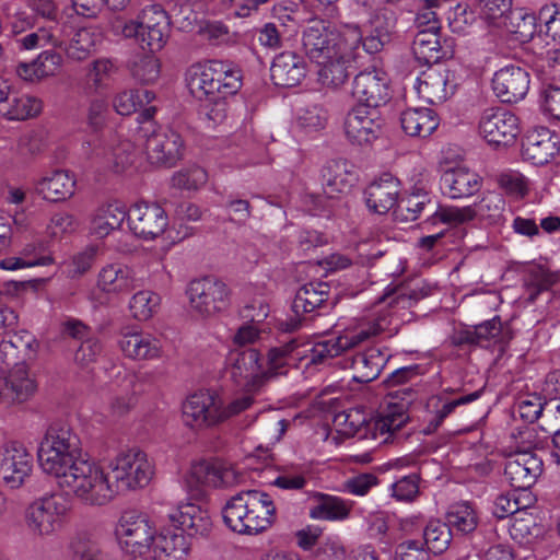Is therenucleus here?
Wrapping results in <instances>:
<instances>
[{
  "label": "nucleus",
  "mask_w": 560,
  "mask_h": 560,
  "mask_svg": "<svg viewBox=\"0 0 560 560\" xmlns=\"http://www.w3.org/2000/svg\"><path fill=\"white\" fill-rule=\"evenodd\" d=\"M40 469L68 495L89 506H103L119 492L145 488L152 480L153 460L139 447L119 451L105 470L82 456L79 436L67 424L46 430L37 450Z\"/></svg>",
  "instance_id": "1"
},
{
  "label": "nucleus",
  "mask_w": 560,
  "mask_h": 560,
  "mask_svg": "<svg viewBox=\"0 0 560 560\" xmlns=\"http://www.w3.org/2000/svg\"><path fill=\"white\" fill-rule=\"evenodd\" d=\"M425 295L427 292L423 289L411 288L409 284L388 287L377 308L364 316L351 319L342 329L338 330L337 336L314 343L308 350V354H304L300 350L295 340L270 348L266 357L261 354L266 385L277 376L287 374L288 369L295 365L302 358L307 359L310 364H326L331 359L355 349L383 332L387 331L392 336L397 329L392 328L393 315L388 311H383V305L408 308Z\"/></svg>",
  "instance_id": "2"
},
{
  "label": "nucleus",
  "mask_w": 560,
  "mask_h": 560,
  "mask_svg": "<svg viewBox=\"0 0 560 560\" xmlns=\"http://www.w3.org/2000/svg\"><path fill=\"white\" fill-rule=\"evenodd\" d=\"M186 81L190 93L207 102L206 115L214 124L226 118L228 98L242 86L240 69L221 60L191 65L186 72Z\"/></svg>",
  "instance_id": "3"
},
{
  "label": "nucleus",
  "mask_w": 560,
  "mask_h": 560,
  "mask_svg": "<svg viewBox=\"0 0 560 560\" xmlns=\"http://www.w3.org/2000/svg\"><path fill=\"white\" fill-rule=\"evenodd\" d=\"M224 524L234 533L257 535L267 530L276 517L270 494L260 490H244L232 495L222 509Z\"/></svg>",
  "instance_id": "4"
},
{
  "label": "nucleus",
  "mask_w": 560,
  "mask_h": 560,
  "mask_svg": "<svg viewBox=\"0 0 560 560\" xmlns=\"http://www.w3.org/2000/svg\"><path fill=\"white\" fill-rule=\"evenodd\" d=\"M102 39V32L94 26L72 30L66 23H50L25 35L20 42L25 49L61 48L69 60L83 61L96 50Z\"/></svg>",
  "instance_id": "5"
},
{
  "label": "nucleus",
  "mask_w": 560,
  "mask_h": 560,
  "mask_svg": "<svg viewBox=\"0 0 560 560\" xmlns=\"http://www.w3.org/2000/svg\"><path fill=\"white\" fill-rule=\"evenodd\" d=\"M362 33L358 25L335 27L322 20L312 21L303 32L302 44L306 56L314 62L332 57L345 58L358 51Z\"/></svg>",
  "instance_id": "6"
},
{
  "label": "nucleus",
  "mask_w": 560,
  "mask_h": 560,
  "mask_svg": "<svg viewBox=\"0 0 560 560\" xmlns=\"http://www.w3.org/2000/svg\"><path fill=\"white\" fill-rule=\"evenodd\" d=\"M110 31L116 36L135 39L150 51L161 50L171 34V20L160 4L144 7L136 19L115 18Z\"/></svg>",
  "instance_id": "7"
},
{
  "label": "nucleus",
  "mask_w": 560,
  "mask_h": 560,
  "mask_svg": "<svg viewBox=\"0 0 560 560\" xmlns=\"http://www.w3.org/2000/svg\"><path fill=\"white\" fill-rule=\"evenodd\" d=\"M70 511L71 503L63 494L43 495L26 506L25 528L35 538L52 536L63 526Z\"/></svg>",
  "instance_id": "8"
},
{
  "label": "nucleus",
  "mask_w": 560,
  "mask_h": 560,
  "mask_svg": "<svg viewBox=\"0 0 560 560\" xmlns=\"http://www.w3.org/2000/svg\"><path fill=\"white\" fill-rule=\"evenodd\" d=\"M407 420L408 416L401 406L394 407L371 420H368L360 409H350L336 415L334 423L346 436L371 433L374 439H377L400 430Z\"/></svg>",
  "instance_id": "9"
},
{
  "label": "nucleus",
  "mask_w": 560,
  "mask_h": 560,
  "mask_svg": "<svg viewBox=\"0 0 560 560\" xmlns=\"http://www.w3.org/2000/svg\"><path fill=\"white\" fill-rule=\"evenodd\" d=\"M186 294L191 312L202 318L224 312L231 302L228 284L211 276L191 280Z\"/></svg>",
  "instance_id": "10"
},
{
  "label": "nucleus",
  "mask_w": 560,
  "mask_h": 560,
  "mask_svg": "<svg viewBox=\"0 0 560 560\" xmlns=\"http://www.w3.org/2000/svg\"><path fill=\"white\" fill-rule=\"evenodd\" d=\"M82 158L88 161L104 162L115 173H121L136 160L137 151L129 140L119 141L107 139L101 133L89 135L81 144Z\"/></svg>",
  "instance_id": "11"
},
{
  "label": "nucleus",
  "mask_w": 560,
  "mask_h": 560,
  "mask_svg": "<svg viewBox=\"0 0 560 560\" xmlns=\"http://www.w3.org/2000/svg\"><path fill=\"white\" fill-rule=\"evenodd\" d=\"M156 530L150 518L137 511L124 512L115 535L121 549L129 555H150Z\"/></svg>",
  "instance_id": "12"
},
{
  "label": "nucleus",
  "mask_w": 560,
  "mask_h": 560,
  "mask_svg": "<svg viewBox=\"0 0 560 560\" xmlns=\"http://www.w3.org/2000/svg\"><path fill=\"white\" fill-rule=\"evenodd\" d=\"M226 374L235 385L248 392H260L266 386L261 353L255 348L231 351Z\"/></svg>",
  "instance_id": "13"
},
{
  "label": "nucleus",
  "mask_w": 560,
  "mask_h": 560,
  "mask_svg": "<svg viewBox=\"0 0 560 560\" xmlns=\"http://www.w3.org/2000/svg\"><path fill=\"white\" fill-rule=\"evenodd\" d=\"M383 119L377 108L358 103L353 105L343 118V133L354 145H368L381 135Z\"/></svg>",
  "instance_id": "14"
},
{
  "label": "nucleus",
  "mask_w": 560,
  "mask_h": 560,
  "mask_svg": "<svg viewBox=\"0 0 560 560\" xmlns=\"http://www.w3.org/2000/svg\"><path fill=\"white\" fill-rule=\"evenodd\" d=\"M33 456L18 441H9L0 446V481L9 489L23 487L32 475Z\"/></svg>",
  "instance_id": "15"
},
{
  "label": "nucleus",
  "mask_w": 560,
  "mask_h": 560,
  "mask_svg": "<svg viewBox=\"0 0 560 560\" xmlns=\"http://www.w3.org/2000/svg\"><path fill=\"white\" fill-rule=\"evenodd\" d=\"M478 130L490 145L506 147L513 143L520 133V121L506 109L487 108L480 116Z\"/></svg>",
  "instance_id": "16"
},
{
  "label": "nucleus",
  "mask_w": 560,
  "mask_h": 560,
  "mask_svg": "<svg viewBox=\"0 0 560 560\" xmlns=\"http://www.w3.org/2000/svg\"><path fill=\"white\" fill-rule=\"evenodd\" d=\"M127 223L130 232L144 241L162 235L168 225L165 210L154 202H136L127 210Z\"/></svg>",
  "instance_id": "17"
},
{
  "label": "nucleus",
  "mask_w": 560,
  "mask_h": 560,
  "mask_svg": "<svg viewBox=\"0 0 560 560\" xmlns=\"http://www.w3.org/2000/svg\"><path fill=\"white\" fill-rule=\"evenodd\" d=\"M139 140L151 164L173 166L183 155L182 137L172 129L143 130Z\"/></svg>",
  "instance_id": "18"
},
{
  "label": "nucleus",
  "mask_w": 560,
  "mask_h": 560,
  "mask_svg": "<svg viewBox=\"0 0 560 560\" xmlns=\"http://www.w3.org/2000/svg\"><path fill=\"white\" fill-rule=\"evenodd\" d=\"M184 423L194 430H205L221 423L220 402L209 392L190 395L182 406Z\"/></svg>",
  "instance_id": "19"
},
{
  "label": "nucleus",
  "mask_w": 560,
  "mask_h": 560,
  "mask_svg": "<svg viewBox=\"0 0 560 560\" xmlns=\"http://www.w3.org/2000/svg\"><path fill=\"white\" fill-rule=\"evenodd\" d=\"M37 343L28 331L10 334L0 343V374H7L35 357Z\"/></svg>",
  "instance_id": "20"
},
{
  "label": "nucleus",
  "mask_w": 560,
  "mask_h": 560,
  "mask_svg": "<svg viewBox=\"0 0 560 560\" xmlns=\"http://www.w3.org/2000/svg\"><path fill=\"white\" fill-rule=\"evenodd\" d=\"M542 472V460L532 452L511 455L504 466V476L514 490H528Z\"/></svg>",
  "instance_id": "21"
},
{
  "label": "nucleus",
  "mask_w": 560,
  "mask_h": 560,
  "mask_svg": "<svg viewBox=\"0 0 560 560\" xmlns=\"http://www.w3.org/2000/svg\"><path fill=\"white\" fill-rule=\"evenodd\" d=\"M389 79L380 69H368L361 71L353 81L352 94L364 105L378 109V106L389 100Z\"/></svg>",
  "instance_id": "22"
},
{
  "label": "nucleus",
  "mask_w": 560,
  "mask_h": 560,
  "mask_svg": "<svg viewBox=\"0 0 560 560\" xmlns=\"http://www.w3.org/2000/svg\"><path fill=\"white\" fill-rule=\"evenodd\" d=\"M492 89L501 102H517L524 98L529 89L528 73L521 67L506 66L494 73Z\"/></svg>",
  "instance_id": "23"
},
{
  "label": "nucleus",
  "mask_w": 560,
  "mask_h": 560,
  "mask_svg": "<svg viewBox=\"0 0 560 560\" xmlns=\"http://www.w3.org/2000/svg\"><path fill=\"white\" fill-rule=\"evenodd\" d=\"M560 151L559 139L547 128L528 132L522 144V155L534 165L549 163Z\"/></svg>",
  "instance_id": "24"
},
{
  "label": "nucleus",
  "mask_w": 560,
  "mask_h": 560,
  "mask_svg": "<svg viewBox=\"0 0 560 560\" xmlns=\"http://www.w3.org/2000/svg\"><path fill=\"white\" fill-rule=\"evenodd\" d=\"M399 192V179L390 173H383L366 187V206L373 212L384 214L397 203Z\"/></svg>",
  "instance_id": "25"
},
{
  "label": "nucleus",
  "mask_w": 560,
  "mask_h": 560,
  "mask_svg": "<svg viewBox=\"0 0 560 560\" xmlns=\"http://www.w3.org/2000/svg\"><path fill=\"white\" fill-rule=\"evenodd\" d=\"M139 285L136 271L125 264H108L98 272L97 288L114 296L126 295Z\"/></svg>",
  "instance_id": "26"
},
{
  "label": "nucleus",
  "mask_w": 560,
  "mask_h": 560,
  "mask_svg": "<svg viewBox=\"0 0 560 560\" xmlns=\"http://www.w3.org/2000/svg\"><path fill=\"white\" fill-rule=\"evenodd\" d=\"M118 346L125 357L139 360H159L162 357L161 341L153 335L140 330L122 332Z\"/></svg>",
  "instance_id": "27"
},
{
  "label": "nucleus",
  "mask_w": 560,
  "mask_h": 560,
  "mask_svg": "<svg viewBox=\"0 0 560 560\" xmlns=\"http://www.w3.org/2000/svg\"><path fill=\"white\" fill-rule=\"evenodd\" d=\"M440 187L452 199L467 198L480 190L481 177L466 166H456L444 171Z\"/></svg>",
  "instance_id": "28"
},
{
  "label": "nucleus",
  "mask_w": 560,
  "mask_h": 560,
  "mask_svg": "<svg viewBox=\"0 0 560 560\" xmlns=\"http://www.w3.org/2000/svg\"><path fill=\"white\" fill-rule=\"evenodd\" d=\"M396 14L387 8L377 9L370 19L369 35L361 40L363 49L369 54L381 51L392 40L396 28Z\"/></svg>",
  "instance_id": "29"
},
{
  "label": "nucleus",
  "mask_w": 560,
  "mask_h": 560,
  "mask_svg": "<svg viewBox=\"0 0 560 560\" xmlns=\"http://www.w3.org/2000/svg\"><path fill=\"white\" fill-rule=\"evenodd\" d=\"M306 72V61L293 51L279 54L271 66L273 83L283 88L296 86L305 78Z\"/></svg>",
  "instance_id": "30"
},
{
  "label": "nucleus",
  "mask_w": 560,
  "mask_h": 560,
  "mask_svg": "<svg viewBox=\"0 0 560 560\" xmlns=\"http://www.w3.org/2000/svg\"><path fill=\"white\" fill-rule=\"evenodd\" d=\"M168 517L189 536L206 535L212 526L208 511L196 503L179 504Z\"/></svg>",
  "instance_id": "31"
},
{
  "label": "nucleus",
  "mask_w": 560,
  "mask_h": 560,
  "mask_svg": "<svg viewBox=\"0 0 560 560\" xmlns=\"http://www.w3.org/2000/svg\"><path fill=\"white\" fill-rule=\"evenodd\" d=\"M325 194L332 198L335 194H348L357 182V174L347 161H328L322 170Z\"/></svg>",
  "instance_id": "32"
},
{
  "label": "nucleus",
  "mask_w": 560,
  "mask_h": 560,
  "mask_svg": "<svg viewBox=\"0 0 560 560\" xmlns=\"http://www.w3.org/2000/svg\"><path fill=\"white\" fill-rule=\"evenodd\" d=\"M125 220H127V208L121 201L103 203L92 214L90 233L95 237L104 238L113 231L120 229Z\"/></svg>",
  "instance_id": "33"
},
{
  "label": "nucleus",
  "mask_w": 560,
  "mask_h": 560,
  "mask_svg": "<svg viewBox=\"0 0 560 560\" xmlns=\"http://www.w3.org/2000/svg\"><path fill=\"white\" fill-rule=\"evenodd\" d=\"M75 183L73 174L65 170H56L38 179L36 190L44 199L58 202L73 196Z\"/></svg>",
  "instance_id": "34"
},
{
  "label": "nucleus",
  "mask_w": 560,
  "mask_h": 560,
  "mask_svg": "<svg viewBox=\"0 0 560 560\" xmlns=\"http://www.w3.org/2000/svg\"><path fill=\"white\" fill-rule=\"evenodd\" d=\"M63 57L52 49L42 51L36 59L28 63H20L16 74L25 81H37L57 75L62 68Z\"/></svg>",
  "instance_id": "35"
},
{
  "label": "nucleus",
  "mask_w": 560,
  "mask_h": 560,
  "mask_svg": "<svg viewBox=\"0 0 560 560\" xmlns=\"http://www.w3.org/2000/svg\"><path fill=\"white\" fill-rule=\"evenodd\" d=\"M189 550L190 544L182 533L161 530L154 537L150 557L153 560H185Z\"/></svg>",
  "instance_id": "36"
},
{
  "label": "nucleus",
  "mask_w": 560,
  "mask_h": 560,
  "mask_svg": "<svg viewBox=\"0 0 560 560\" xmlns=\"http://www.w3.org/2000/svg\"><path fill=\"white\" fill-rule=\"evenodd\" d=\"M1 375L3 377L1 397L8 402H23L34 394L36 385L28 375L26 366H19Z\"/></svg>",
  "instance_id": "37"
},
{
  "label": "nucleus",
  "mask_w": 560,
  "mask_h": 560,
  "mask_svg": "<svg viewBox=\"0 0 560 560\" xmlns=\"http://www.w3.org/2000/svg\"><path fill=\"white\" fill-rule=\"evenodd\" d=\"M308 515L313 520L338 522L349 517L353 503L340 497L316 493Z\"/></svg>",
  "instance_id": "38"
},
{
  "label": "nucleus",
  "mask_w": 560,
  "mask_h": 560,
  "mask_svg": "<svg viewBox=\"0 0 560 560\" xmlns=\"http://www.w3.org/2000/svg\"><path fill=\"white\" fill-rule=\"evenodd\" d=\"M400 122L402 130L411 137L427 138L439 126V117L428 107L407 108L401 113Z\"/></svg>",
  "instance_id": "39"
},
{
  "label": "nucleus",
  "mask_w": 560,
  "mask_h": 560,
  "mask_svg": "<svg viewBox=\"0 0 560 560\" xmlns=\"http://www.w3.org/2000/svg\"><path fill=\"white\" fill-rule=\"evenodd\" d=\"M386 357L378 349H369L351 359L352 380L358 383L374 381L386 364Z\"/></svg>",
  "instance_id": "40"
},
{
  "label": "nucleus",
  "mask_w": 560,
  "mask_h": 560,
  "mask_svg": "<svg viewBox=\"0 0 560 560\" xmlns=\"http://www.w3.org/2000/svg\"><path fill=\"white\" fill-rule=\"evenodd\" d=\"M118 71L116 62L106 57L94 59L85 70L86 91L90 94H101L106 91Z\"/></svg>",
  "instance_id": "41"
},
{
  "label": "nucleus",
  "mask_w": 560,
  "mask_h": 560,
  "mask_svg": "<svg viewBox=\"0 0 560 560\" xmlns=\"http://www.w3.org/2000/svg\"><path fill=\"white\" fill-rule=\"evenodd\" d=\"M154 95L148 90L124 91L114 98V108L119 115L128 116L143 107L140 115L149 120L153 117L155 108L144 106L149 105Z\"/></svg>",
  "instance_id": "42"
},
{
  "label": "nucleus",
  "mask_w": 560,
  "mask_h": 560,
  "mask_svg": "<svg viewBox=\"0 0 560 560\" xmlns=\"http://www.w3.org/2000/svg\"><path fill=\"white\" fill-rule=\"evenodd\" d=\"M358 51H351L349 56L339 58L336 56L323 62H316L319 66L318 81L323 86L337 89L345 84L350 75L349 67L354 60Z\"/></svg>",
  "instance_id": "43"
},
{
  "label": "nucleus",
  "mask_w": 560,
  "mask_h": 560,
  "mask_svg": "<svg viewBox=\"0 0 560 560\" xmlns=\"http://www.w3.org/2000/svg\"><path fill=\"white\" fill-rule=\"evenodd\" d=\"M71 560H114L112 555L90 534H74L67 546Z\"/></svg>",
  "instance_id": "44"
},
{
  "label": "nucleus",
  "mask_w": 560,
  "mask_h": 560,
  "mask_svg": "<svg viewBox=\"0 0 560 560\" xmlns=\"http://www.w3.org/2000/svg\"><path fill=\"white\" fill-rule=\"evenodd\" d=\"M447 73L431 70L418 79L416 89L419 96L428 103L440 104L446 101L452 93L447 88Z\"/></svg>",
  "instance_id": "45"
},
{
  "label": "nucleus",
  "mask_w": 560,
  "mask_h": 560,
  "mask_svg": "<svg viewBox=\"0 0 560 560\" xmlns=\"http://www.w3.org/2000/svg\"><path fill=\"white\" fill-rule=\"evenodd\" d=\"M329 287L324 282L304 284L295 294L292 308L296 315L314 312L328 299Z\"/></svg>",
  "instance_id": "46"
},
{
  "label": "nucleus",
  "mask_w": 560,
  "mask_h": 560,
  "mask_svg": "<svg viewBox=\"0 0 560 560\" xmlns=\"http://www.w3.org/2000/svg\"><path fill=\"white\" fill-rule=\"evenodd\" d=\"M412 51L422 63L438 62L443 57L439 32H417L412 42Z\"/></svg>",
  "instance_id": "47"
},
{
  "label": "nucleus",
  "mask_w": 560,
  "mask_h": 560,
  "mask_svg": "<svg viewBox=\"0 0 560 560\" xmlns=\"http://www.w3.org/2000/svg\"><path fill=\"white\" fill-rule=\"evenodd\" d=\"M42 110V102L35 96L18 95L11 92L10 100L2 116L10 120H24L37 116Z\"/></svg>",
  "instance_id": "48"
},
{
  "label": "nucleus",
  "mask_w": 560,
  "mask_h": 560,
  "mask_svg": "<svg viewBox=\"0 0 560 560\" xmlns=\"http://www.w3.org/2000/svg\"><path fill=\"white\" fill-rule=\"evenodd\" d=\"M510 535L516 542L529 545L542 535V527L532 513L520 512L513 517Z\"/></svg>",
  "instance_id": "49"
},
{
  "label": "nucleus",
  "mask_w": 560,
  "mask_h": 560,
  "mask_svg": "<svg viewBox=\"0 0 560 560\" xmlns=\"http://www.w3.org/2000/svg\"><path fill=\"white\" fill-rule=\"evenodd\" d=\"M446 517V524L450 528H455L463 534L474 532L479 522L477 511L469 502H460L452 505Z\"/></svg>",
  "instance_id": "50"
},
{
  "label": "nucleus",
  "mask_w": 560,
  "mask_h": 560,
  "mask_svg": "<svg viewBox=\"0 0 560 560\" xmlns=\"http://www.w3.org/2000/svg\"><path fill=\"white\" fill-rule=\"evenodd\" d=\"M160 303L161 298L158 293L151 290H140L131 296L129 308L135 319L144 322L158 312Z\"/></svg>",
  "instance_id": "51"
},
{
  "label": "nucleus",
  "mask_w": 560,
  "mask_h": 560,
  "mask_svg": "<svg viewBox=\"0 0 560 560\" xmlns=\"http://www.w3.org/2000/svg\"><path fill=\"white\" fill-rule=\"evenodd\" d=\"M423 537L428 549L438 555L448 548L452 540V532L446 523L433 520L427 524Z\"/></svg>",
  "instance_id": "52"
},
{
  "label": "nucleus",
  "mask_w": 560,
  "mask_h": 560,
  "mask_svg": "<svg viewBox=\"0 0 560 560\" xmlns=\"http://www.w3.org/2000/svg\"><path fill=\"white\" fill-rule=\"evenodd\" d=\"M512 0H479L480 16L495 27L508 26Z\"/></svg>",
  "instance_id": "53"
},
{
  "label": "nucleus",
  "mask_w": 560,
  "mask_h": 560,
  "mask_svg": "<svg viewBox=\"0 0 560 560\" xmlns=\"http://www.w3.org/2000/svg\"><path fill=\"white\" fill-rule=\"evenodd\" d=\"M476 219V213L471 206L455 207L441 206L430 217L429 222L435 224L442 222L447 225L458 226Z\"/></svg>",
  "instance_id": "54"
},
{
  "label": "nucleus",
  "mask_w": 560,
  "mask_h": 560,
  "mask_svg": "<svg viewBox=\"0 0 560 560\" xmlns=\"http://www.w3.org/2000/svg\"><path fill=\"white\" fill-rule=\"evenodd\" d=\"M532 503L530 494L526 493L524 498L517 495L516 490L500 494L493 502L492 513L497 518H505L513 514H518Z\"/></svg>",
  "instance_id": "55"
},
{
  "label": "nucleus",
  "mask_w": 560,
  "mask_h": 560,
  "mask_svg": "<svg viewBox=\"0 0 560 560\" xmlns=\"http://www.w3.org/2000/svg\"><path fill=\"white\" fill-rule=\"evenodd\" d=\"M538 27V16L522 10H515L509 16L508 26H503L502 28L518 35L523 40H528L533 38Z\"/></svg>",
  "instance_id": "56"
},
{
  "label": "nucleus",
  "mask_w": 560,
  "mask_h": 560,
  "mask_svg": "<svg viewBox=\"0 0 560 560\" xmlns=\"http://www.w3.org/2000/svg\"><path fill=\"white\" fill-rule=\"evenodd\" d=\"M268 315V307L267 305L260 304L259 305V313L257 315H249L252 316V324H243L237 328L235 331L232 342L234 346L237 347H246L256 343L261 336V330L257 327L254 323H260L264 318H266Z\"/></svg>",
  "instance_id": "57"
},
{
  "label": "nucleus",
  "mask_w": 560,
  "mask_h": 560,
  "mask_svg": "<svg viewBox=\"0 0 560 560\" xmlns=\"http://www.w3.org/2000/svg\"><path fill=\"white\" fill-rule=\"evenodd\" d=\"M504 201L500 195L488 194L482 199L471 205L476 218L488 221L489 223H497L502 217Z\"/></svg>",
  "instance_id": "58"
},
{
  "label": "nucleus",
  "mask_w": 560,
  "mask_h": 560,
  "mask_svg": "<svg viewBox=\"0 0 560 560\" xmlns=\"http://www.w3.org/2000/svg\"><path fill=\"white\" fill-rule=\"evenodd\" d=\"M220 460H200L189 471L190 481L196 486L217 488Z\"/></svg>",
  "instance_id": "59"
},
{
  "label": "nucleus",
  "mask_w": 560,
  "mask_h": 560,
  "mask_svg": "<svg viewBox=\"0 0 560 560\" xmlns=\"http://www.w3.org/2000/svg\"><path fill=\"white\" fill-rule=\"evenodd\" d=\"M539 32L552 40L560 39V5L548 3L538 13Z\"/></svg>",
  "instance_id": "60"
},
{
  "label": "nucleus",
  "mask_w": 560,
  "mask_h": 560,
  "mask_svg": "<svg viewBox=\"0 0 560 560\" xmlns=\"http://www.w3.org/2000/svg\"><path fill=\"white\" fill-rule=\"evenodd\" d=\"M207 182V173L199 166L182 170L172 177L174 187L187 190H196Z\"/></svg>",
  "instance_id": "61"
},
{
  "label": "nucleus",
  "mask_w": 560,
  "mask_h": 560,
  "mask_svg": "<svg viewBox=\"0 0 560 560\" xmlns=\"http://www.w3.org/2000/svg\"><path fill=\"white\" fill-rule=\"evenodd\" d=\"M257 393L244 389V393L234 396L226 404H220L221 423L249 409L254 404V396Z\"/></svg>",
  "instance_id": "62"
},
{
  "label": "nucleus",
  "mask_w": 560,
  "mask_h": 560,
  "mask_svg": "<svg viewBox=\"0 0 560 560\" xmlns=\"http://www.w3.org/2000/svg\"><path fill=\"white\" fill-rule=\"evenodd\" d=\"M130 70L137 80L143 83H151L159 78L160 63L155 57L144 55L131 63Z\"/></svg>",
  "instance_id": "63"
},
{
  "label": "nucleus",
  "mask_w": 560,
  "mask_h": 560,
  "mask_svg": "<svg viewBox=\"0 0 560 560\" xmlns=\"http://www.w3.org/2000/svg\"><path fill=\"white\" fill-rule=\"evenodd\" d=\"M103 350L101 341L96 337H88L81 341L74 352V361L82 368H88L95 363Z\"/></svg>",
  "instance_id": "64"
}]
</instances>
